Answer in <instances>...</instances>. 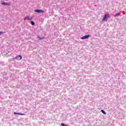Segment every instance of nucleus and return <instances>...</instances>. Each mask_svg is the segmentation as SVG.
Instances as JSON below:
<instances>
[{"label": "nucleus", "mask_w": 126, "mask_h": 126, "mask_svg": "<svg viewBox=\"0 0 126 126\" xmlns=\"http://www.w3.org/2000/svg\"><path fill=\"white\" fill-rule=\"evenodd\" d=\"M61 126H64V124L62 123V124H61Z\"/></svg>", "instance_id": "13"}, {"label": "nucleus", "mask_w": 126, "mask_h": 126, "mask_svg": "<svg viewBox=\"0 0 126 126\" xmlns=\"http://www.w3.org/2000/svg\"><path fill=\"white\" fill-rule=\"evenodd\" d=\"M27 19H28V17H26L24 19V20H26Z\"/></svg>", "instance_id": "14"}, {"label": "nucleus", "mask_w": 126, "mask_h": 126, "mask_svg": "<svg viewBox=\"0 0 126 126\" xmlns=\"http://www.w3.org/2000/svg\"><path fill=\"white\" fill-rule=\"evenodd\" d=\"M37 38L38 39H39V40H43V39H45V37L44 36H42V37L38 36Z\"/></svg>", "instance_id": "7"}, {"label": "nucleus", "mask_w": 126, "mask_h": 126, "mask_svg": "<svg viewBox=\"0 0 126 126\" xmlns=\"http://www.w3.org/2000/svg\"><path fill=\"white\" fill-rule=\"evenodd\" d=\"M90 37V35H86L81 38V40H85V39H88Z\"/></svg>", "instance_id": "3"}, {"label": "nucleus", "mask_w": 126, "mask_h": 126, "mask_svg": "<svg viewBox=\"0 0 126 126\" xmlns=\"http://www.w3.org/2000/svg\"><path fill=\"white\" fill-rule=\"evenodd\" d=\"M35 12H37V13H44V11L42 10L36 9L34 10Z\"/></svg>", "instance_id": "4"}, {"label": "nucleus", "mask_w": 126, "mask_h": 126, "mask_svg": "<svg viewBox=\"0 0 126 126\" xmlns=\"http://www.w3.org/2000/svg\"><path fill=\"white\" fill-rule=\"evenodd\" d=\"M14 115H20V116H24V113H17V112H14Z\"/></svg>", "instance_id": "6"}, {"label": "nucleus", "mask_w": 126, "mask_h": 126, "mask_svg": "<svg viewBox=\"0 0 126 126\" xmlns=\"http://www.w3.org/2000/svg\"><path fill=\"white\" fill-rule=\"evenodd\" d=\"M119 15H121V13H118L117 14H116L115 16H119Z\"/></svg>", "instance_id": "10"}, {"label": "nucleus", "mask_w": 126, "mask_h": 126, "mask_svg": "<svg viewBox=\"0 0 126 126\" xmlns=\"http://www.w3.org/2000/svg\"><path fill=\"white\" fill-rule=\"evenodd\" d=\"M1 4H2L3 5H11L10 3L4 2L1 3Z\"/></svg>", "instance_id": "5"}, {"label": "nucleus", "mask_w": 126, "mask_h": 126, "mask_svg": "<svg viewBox=\"0 0 126 126\" xmlns=\"http://www.w3.org/2000/svg\"><path fill=\"white\" fill-rule=\"evenodd\" d=\"M101 112H102L104 115H107V113L105 112V111L101 110Z\"/></svg>", "instance_id": "9"}, {"label": "nucleus", "mask_w": 126, "mask_h": 126, "mask_svg": "<svg viewBox=\"0 0 126 126\" xmlns=\"http://www.w3.org/2000/svg\"><path fill=\"white\" fill-rule=\"evenodd\" d=\"M31 23L32 25H35V22H34L33 21H31Z\"/></svg>", "instance_id": "11"}, {"label": "nucleus", "mask_w": 126, "mask_h": 126, "mask_svg": "<svg viewBox=\"0 0 126 126\" xmlns=\"http://www.w3.org/2000/svg\"><path fill=\"white\" fill-rule=\"evenodd\" d=\"M33 19V17H28V20H32Z\"/></svg>", "instance_id": "8"}, {"label": "nucleus", "mask_w": 126, "mask_h": 126, "mask_svg": "<svg viewBox=\"0 0 126 126\" xmlns=\"http://www.w3.org/2000/svg\"><path fill=\"white\" fill-rule=\"evenodd\" d=\"M109 14H105L102 19V21H107L106 20L109 18Z\"/></svg>", "instance_id": "2"}, {"label": "nucleus", "mask_w": 126, "mask_h": 126, "mask_svg": "<svg viewBox=\"0 0 126 126\" xmlns=\"http://www.w3.org/2000/svg\"><path fill=\"white\" fill-rule=\"evenodd\" d=\"M3 32H0V35L1 34H3Z\"/></svg>", "instance_id": "12"}, {"label": "nucleus", "mask_w": 126, "mask_h": 126, "mask_svg": "<svg viewBox=\"0 0 126 126\" xmlns=\"http://www.w3.org/2000/svg\"><path fill=\"white\" fill-rule=\"evenodd\" d=\"M13 60H18V61H21V60H22V56L21 55L17 56L16 57L13 58Z\"/></svg>", "instance_id": "1"}]
</instances>
